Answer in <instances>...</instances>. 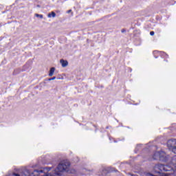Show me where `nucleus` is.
<instances>
[{
	"instance_id": "obj_8",
	"label": "nucleus",
	"mask_w": 176,
	"mask_h": 176,
	"mask_svg": "<svg viewBox=\"0 0 176 176\" xmlns=\"http://www.w3.org/2000/svg\"><path fill=\"white\" fill-rule=\"evenodd\" d=\"M56 79V77H53L52 78H50V80H54Z\"/></svg>"
},
{
	"instance_id": "obj_7",
	"label": "nucleus",
	"mask_w": 176,
	"mask_h": 176,
	"mask_svg": "<svg viewBox=\"0 0 176 176\" xmlns=\"http://www.w3.org/2000/svg\"><path fill=\"white\" fill-rule=\"evenodd\" d=\"M150 35H151V36H153V35H155V32H151Z\"/></svg>"
},
{
	"instance_id": "obj_10",
	"label": "nucleus",
	"mask_w": 176,
	"mask_h": 176,
	"mask_svg": "<svg viewBox=\"0 0 176 176\" xmlns=\"http://www.w3.org/2000/svg\"><path fill=\"white\" fill-rule=\"evenodd\" d=\"M60 79H64V78L61 77Z\"/></svg>"
},
{
	"instance_id": "obj_5",
	"label": "nucleus",
	"mask_w": 176,
	"mask_h": 176,
	"mask_svg": "<svg viewBox=\"0 0 176 176\" xmlns=\"http://www.w3.org/2000/svg\"><path fill=\"white\" fill-rule=\"evenodd\" d=\"M54 71H56V68L52 67L50 70L49 76H53L54 75Z\"/></svg>"
},
{
	"instance_id": "obj_3",
	"label": "nucleus",
	"mask_w": 176,
	"mask_h": 176,
	"mask_svg": "<svg viewBox=\"0 0 176 176\" xmlns=\"http://www.w3.org/2000/svg\"><path fill=\"white\" fill-rule=\"evenodd\" d=\"M60 63L61 64V66L63 68H65V67H68V61L65 60L64 59L60 60Z\"/></svg>"
},
{
	"instance_id": "obj_2",
	"label": "nucleus",
	"mask_w": 176,
	"mask_h": 176,
	"mask_svg": "<svg viewBox=\"0 0 176 176\" xmlns=\"http://www.w3.org/2000/svg\"><path fill=\"white\" fill-rule=\"evenodd\" d=\"M155 159H160L161 160H163V157L166 156V153L163 151L161 153L157 152L155 154Z\"/></svg>"
},
{
	"instance_id": "obj_9",
	"label": "nucleus",
	"mask_w": 176,
	"mask_h": 176,
	"mask_svg": "<svg viewBox=\"0 0 176 176\" xmlns=\"http://www.w3.org/2000/svg\"><path fill=\"white\" fill-rule=\"evenodd\" d=\"M71 12H72V10H69L67 11V13L69 14V13H71Z\"/></svg>"
},
{
	"instance_id": "obj_1",
	"label": "nucleus",
	"mask_w": 176,
	"mask_h": 176,
	"mask_svg": "<svg viewBox=\"0 0 176 176\" xmlns=\"http://www.w3.org/2000/svg\"><path fill=\"white\" fill-rule=\"evenodd\" d=\"M71 163L68 161H63L60 162L56 170L52 173H47L45 170H35L33 173L34 176H61V173L65 171L69 174H76V170L70 168Z\"/></svg>"
},
{
	"instance_id": "obj_6",
	"label": "nucleus",
	"mask_w": 176,
	"mask_h": 176,
	"mask_svg": "<svg viewBox=\"0 0 176 176\" xmlns=\"http://www.w3.org/2000/svg\"><path fill=\"white\" fill-rule=\"evenodd\" d=\"M34 16H35V17H38V19H43V14H35Z\"/></svg>"
},
{
	"instance_id": "obj_4",
	"label": "nucleus",
	"mask_w": 176,
	"mask_h": 176,
	"mask_svg": "<svg viewBox=\"0 0 176 176\" xmlns=\"http://www.w3.org/2000/svg\"><path fill=\"white\" fill-rule=\"evenodd\" d=\"M54 17H56V12H54V11L48 13L47 14V18L48 19H54Z\"/></svg>"
}]
</instances>
